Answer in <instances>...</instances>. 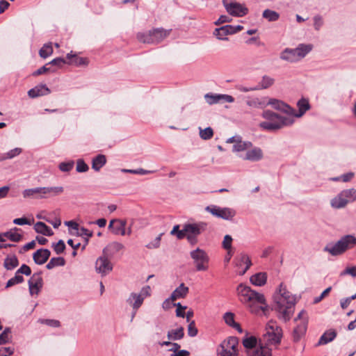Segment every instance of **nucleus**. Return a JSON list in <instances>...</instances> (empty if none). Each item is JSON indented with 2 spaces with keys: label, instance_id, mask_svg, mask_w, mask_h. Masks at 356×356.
Listing matches in <instances>:
<instances>
[{
  "label": "nucleus",
  "instance_id": "1",
  "mask_svg": "<svg viewBox=\"0 0 356 356\" xmlns=\"http://www.w3.org/2000/svg\"><path fill=\"white\" fill-rule=\"evenodd\" d=\"M274 300V307L278 314V318L284 322L289 321L294 312L296 297L281 284L279 293L275 295Z\"/></svg>",
  "mask_w": 356,
  "mask_h": 356
},
{
  "label": "nucleus",
  "instance_id": "2",
  "mask_svg": "<svg viewBox=\"0 0 356 356\" xmlns=\"http://www.w3.org/2000/svg\"><path fill=\"white\" fill-rule=\"evenodd\" d=\"M237 291L241 297V301L250 307L251 312L257 314L260 310L264 311L266 303L263 294L243 284L238 286Z\"/></svg>",
  "mask_w": 356,
  "mask_h": 356
},
{
  "label": "nucleus",
  "instance_id": "3",
  "mask_svg": "<svg viewBox=\"0 0 356 356\" xmlns=\"http://www.w3.org/2000/svg\"><path fill=\"white\" fill-rule=\"evenodd\" d=\"M262 117L266 120L259 124V127L264 130L275 131L284 127L291 126L294 122L293 117L278 115L269 110L264 111Z\"/></svg>",
  "mask_w": 356,
  "mask_h": 356
},
{
  "label": "nucleus",
  "instance_id": "4",
  "mask_svg": "<svg viewBox=\"0 0 356 356\" xmlns=\"http://www.w3.org/2000/svg\"><path fill=\"white\" fill-rule=\"evenodd\" d=\"M63 192V186L38 187L26 189L22 195L24 198L46 199L59 195Z\"/></svg>",
  "mask_w": 356,
  "mask_h": 356
},
{
  "label": "nucleus",
  "instance_id": "5",
  "mask_svg": "<svg viewBox=\"0 0 356 356\" xmlns=\"http://www.w3.org/2000/svg\"><path fill=\"white\" fill-rule=\"evenodd\" d=\"M355 245L356 237L353 235H346L334 245H327L324 248V251L333 256H337L343 254L347 250L351 249Z\"/></svg>",
  "mask_w": 356,
  "mask_h": 356
},
{
  "label": "nucleus",
  "instance_id": "6",
  "mask_svg": "<svg viewBox=\"0 0 356 356\" xmlns=\"http://www.w3.org/2000/svg\"><path fill=\"white\" fill-rule=\"evenodd\" d=\"M170 32L171 29L166 30L163 28H156L146 33H138L136 38L143 43L158 44L166 38Z\"/></svg>",
  "mask_w": 356,
  "mask_h": 356
},
{
  "label": "nucleus",
  "instance_id": "7",
  "mask_svg": "<svg viewBox=\"0 0 356 356\" xmlns=\"http://www.w3.org/2000/svg\"><path fill=\"white\" fill-rule=\"evenodd\" d=\"M266 330L263 339H260L264 346L268 347L270 345H276L280 342L282 330L276 321H270L266 325Z\"/></svg>",
  "mask_w": 356,
  "mask_h": 356
},
{
  "label": "nucleus",
  "instance_id": "8",
  "mask_svg": "<svg viewBox=\"0 0 356 356\" xmlns=\"http://www.w3.org/2000/svg\"><path fill=\"white\" fill-rule=\"evenodd\" d=\"M312 49L310 44H300L296 49H285L280 54V58L291 63H294L304 58Z\"/></svg>",
  "mask_w": 356,
  "mask_h": 356
},
{
  "label": "nucleus",
  "instance_id": "9",
  "mask_svg": "<svg viewBox=\"0 0 356 356\" xmlns=\"http://www.w3.org/2000/svg\"><path fill=\"white\" fill-rule=\"evenodd\" d=\"M356 200V189L350 188L342 191L331 200V206L335 209L345 207L348 203Z\"/></svg>",
  "mask_w": 356,
  "mask_h": 356
},
{
  "label": "nucleus",
  "instance_id": "10",
  "mask_svg": "<svg viewBox=\"0 0 356 356\" xmlns=\"http://www.w3.org/2000/svg\"><path fill=\"white\" fill-rule=\"evenodd\" d=\"M296 323L293 331V340L298 341L305 334L308 325V315L305 310H302L294 319Z\"/></svg>",
  "mask_w": 356,
  "mask_h": 356
},
{
  "label": "nucleus",
  "instance_id": "11",
  "mask_svg": "<svg viewBox=\"0 0 356 356\" xmlns=\"http://www.w3.org/2000/svg\"><path fill=\"white\" fill-rule=\"evenodd\" d=\"M238 340L235 337H229L222 342L218 349V356H237Z\"/></svg>",
  "mask_w": 356,
  "mask_h": 356
},
{
  "label": "nucleus",
  "instance_id": "12",
  "mask_svg": "<svg viewBox=\"0 0 356 356\" xmlns=\"http://www.w3.org/2000/svg\"><path fill=\"white\" fill-rule=\"evenodd\" d=\"M190 254L193 259L197 270L204 271L208 269L209 258L204 250L197 248L191 251Z\"/></svg>",
  "mask_w": 356,
  "mask_h": 356
},
{
  "label": "nucleus",
  "instance_id": "13",
  "mask_svg": "<svg viewBox=\"0 0 356 356\" xmlns=\"http://www.w3.org/2000/svg\"><path fill=\"white\" fill-rule=\"evenodd\" d=\"M222 3L227 12L234 17H243L248 13V8L239 3L223 0Z\"/></svg>",
  "mask_w": 356,
  "mask_h": 356
},
{
  "label": "nucleus",
  "instance_id": "14",
  "mask_svg": "<svg viewBox=\"0 0 356 356\" xmlns=\"http://www.w3.org/2000/svg\"><path fill=\"white\" fill-rule=\"evenodd\" d=\"M206 211L213 216L227 220H231L236 215V211L231 208H221L218 206L211 205L206 207Z\"/></svg>",
  "mask_w": 356,
  "mask_h": 356
},
{
  "label": "nucleus",
  "instance_id": "15",
  "mask_svg": "<svg viewBox=\"0 0 356 356\" xmlns=\"http://www.w3.org/2000/svg\"><path fill=\"white\" fill-rule=\"evenodd\" d=\"M95 269L98 273L106 275L113 269L112 264L108 260V257L103 254L97 259L95 264Z\"/></svg>",
  "mask_w": 356,
  "mask_h": 356
},
{
  "label": "nucleus",
  "instance_id": "16",
  "mask_svg": "<svg viewBox=\"0 0 356 356\" xmlns=\"http://www.w3.org/2000/svg\"><path fill=\"white\" fill-rule=\"evenodd\" d=\"M127 220L123 219H113L110 221L108 229H112V232L115 235H126Z\"/></svg>",
  "mask_w": 356,
  "mask_h": 356
},
{
  "label": "nucleus",
  "instance_id": "17",
  "mask_svg": "<svg viewBox=\"0 0 356 356\" xmlns=\"http://www.w3.org/2000/svg\"><path fill=\"white\" fill-rule=\"evenodd\" d=\"M43 285L40 273H34L29 280V292L31 295L38 294Z\"/></svg>",
  "mask_w": 356,
  "mask_h": 356
},
{
  "label": "nucleus",
  "instance_id": "18",
  "mask_svg": "<svg viewBox=\"0 0 356 356\" xmlns=\"http://www.w3.org/2000/svg\"><path fill=\"white\" fill-rule=\"evenodd\" d=\"M202 225L198 224L185 225L181 232H179L178 238L181 239L187 236H197L200 234Z\"/></svg>",
  "mask_w": 356,
  "mask_h": 356
},
{
  "label": "nucleus",
  "instance_id": "19",
  "mask_svg": "<svg viewBox=\"0 0 356 356\" xmlns=\"http://www.w3.org/2000/svg\"><path fill=\"white\" fill-rule=\"evenodd\" d=\"M50 92L49 88L46 85L40 84L29 90L28 95L31 98H35L49 95Z\"/></svg>",
  "mask_w": 356,
  "mask_h": 356
},
{
  "label": "nucleus",
  "instance_id": "20",
  "mask_svg": "<svg viewBox=\"0 0 356 356\" xmlns=\"http://www.w3.org/2000/svg\"><path fill=\"white\" fill-rule=\"evenodd\" d=\"M51 252L47 249H40L34 252L33 259L35 264L42 265L44 264L50 257Z\"/></svg>",
  "mask_w": 356,
  "mask_h": 356
},
{
  "label": "nucleus",
  "instance_id": "21",
  "mask_svg": "<svg viewBox=\"0 0 356 356\" xmlns=\"http://www.w3.org/2000/svg\"><path fill=\"white\" fill-rule=\"evenodd\" d=\"M248 356H271V349L266 346L260 341L257 348L252 350H249L248 352Z\"/></svg>",
  "mask_w": 356,
  "mask_h": 356
},
{
  "label": "nucleus",
  "instance_id": "22",
  "mask_svg": "<svg viewBox=\"0 0 356 356\" xmlns=\"http://www.w3.org/2000/svg\"><path fill=\"white\" fill-rule=\"evenodd\" d=\"M266 105H271L275 108L284 111V113L289 114L294 113V109L290 107L289 105L284 104L283 102L271 99L268 102H266Z\"/></svg>",
  "mask_w": 356,
  "mask_h": 356
},
{
  "label": "nucleus",
  "instance_id": "23",
  "mask_svg": "<svg viewBox=\"0 0 356 356\" xmlns=\"http://www.w3.org/2000/svg\"><path fill=\"white\" fill-rule=\"evenodd\" d=\"M67 58L69 60L67 63L69 65H74L75 66H87L89 60L87 58L79 57L76 54H73L71 51L67 54Z\"/></svg>",
  "mask_w": 356,
  "mask_h": 356
},
{
  "label": "nucleus",
  "instance_id": "24",
  "mask_svg": "<svg viewBox=\"0 0 356 356\" xmlns=\"http://www.w3.org/2000/svg\"><path fill=\"white\" fill-rule=\"evenodd\" d=\"M297 106L298 107V112L297 113L294 109V113H290V117H293V119L294 117L300 118L310 108L308 100L303 98L298 102Z\"/></svg>",
  "mask_w": 356,
  "mask_h": 356
},
{
  "label": "nucleus",
  "instance_id": "25",
  "mask_svg": "<svg viewBox=\"0 0 356 356\" xmlns=\"http://www.w3.org/2000/svg\"><path fill=\"white\" fill-rule=\"evenodd\" d=\"M124 246L122 243L119 242H112L109 243L103 250V254L108 257H111L117 252L124 249Z\"/></svg>",
  "mask_w": 356,
  "mask_h": 356
},
{
  "label": "nucleus",
  "instance_id": "26",
  "mask_svg": "<svg viewBox=\"0 0 356 356\" xmlns=\"http://www.w3.org/2000/svg\"><path fill=\"white\" fill-rule=\"evenodd\" d=\"M189 291L188 286L181 283L177 288H176L171 294V299L177 300V299L184 298L186 297Z\"/></svg>",
  "mask_w": 356,
  "mask_h": 356
},
{
  "label": "nucleus",
  "instance_id": "27",
  "mask_svg": "<svg viewBox=\"0 0 356 356\" xmlns=\"http://www.w3.org/2000/svg\"><path fill=\"white\" fill-rule=\"evenodd\" d=\"M234 31H233V26L225 25L220 28L216 29L213 33L219 40H227V38H224L223 37L227 35L234 34Z\"/></svg>",
  "mask_w": 356,
  "mask_h": 356
},
{
  "label": "nucleus",
  "instance_id": "28",
  "mask_svg": "<svg viewBox=\"0 0 356 356\" xmlns=\"http://www.w3.org/2000/svg\"><path fill=\"white\" fill-rule=\"evenodd\" d=\"M144 299L138 293H131L127 299V302L132 306L133 310H138L143 305Z\"/></svg>",
  "mask_w": 356,
  "mask_h": 356
},
{
  "label": "nucleus",
  "instance_id": "29",
  "mask_svg": "<svg viewBox=\"0 0 356 356\" xmlns=\"http://www.w3.org/2000/svg\"><path fill=\"white\" fill-rule=\"evenodd\" d=\"M246 104L250 108H259L266 106V102L264 98L250 97L246 100Z\"/></svg>",
  "mask_w": 356,
  "mask_h": 356
},
{
  "label": "nucleus",
  "instance_id": "30",
  "mask_svg": "<svg viewBox=\"0 0 356 356\" xmlns=\"http://www.w3.org/2000/svg\"><path fill=\"white\" fill-rule=\"evenodd\" d=\"M223 318L227 325L237 330L240 333H242L243 330H242L240 325L238 323L235 322V321H234V314L233 313H232V312L225 313L224 314Z\"/></svg>",
  "mask_w": 356,
  "mask_h": 356
},
{
  "label": "nucleus",
  "instance_id": "31",
  "mask_svg": "<svg viewBox=\"0 0 356 356\" xmlns=\"http://www.w3.org/2000/svg\"><path fill=\"white\" fill-rule=\"evenodd\" d=\"M34 229L37 233L45 236H52L54 234L51 229L42 222H38L35 224Z\"/></svg>",
  "mask_w": 356,
  "mask_h": 356
},
{
  "label": "nucleus",
  "instance_id": "32",
  "mask_svg": "<svg viewBox=\"0 0 356 356\" xmlns=\"http://www.w3.org/2000/svg\"><path fill=\"white\" fill-rule=\"evenodd\" d=\"M262 157L263 153L261 149L259 148H254L246 153L244 159L256 161L261 159Z\"/></svg>",
  "mask_w": 356,
  "mask_h": 356
},
{
  "label": "nucleus",
  "instance_id": "33",
  "mask_svg": "<svg viewBox=\"0 0 356 356\" xmlns=\"http://www.w3.org/2000/svg\"><path fill=\"white\" fill-rule=\"evenodd\" d=\"M106 156L104 154H98L92 159V168L95 171H99V170L106 164Z\"/></svg>",
  "mask_w": 356,
  "mask_h": 356
},
{
  "label": "nucleus",
  "instance_id": "34",
  "mask_svg": "<svg viewBox=\"0 0 356 356\" xmlns=\"http://www.w3.org/2000/svg\"><path fill=\"white\" fill-rule=\"evenodd\" d=\"M19 231H21L19 228L14 227L4 232V236L13 242H19L22 239V235L18 232Z\"/></svg>",
  "mask_w": 356,
  "mask_h": 356
},
{
  "label": "nucleus",
  "instance_id": "35",
  "mask_svg": "<svg viewBox=\"0 0 356 356\" xmlns=\"http://www.w3.org/2000/svg\"><path fill=\"white\" fill-rule=\"evenodd\" d=\"M267 275L265 273H258L250 277V282L255 286H263L266 284Z\"/></svg>",
  "mask_w": 356,
  "mask_h": 356
},
{
  "label": "nucleus",
  "instance_id": "36",
  "mask_svg": "<svg viewBox=\"0 0 356 356\" xmlns=\"http://www.w3.org/2000/svg\"><path fill=\"white\" fill-rule=\"evenodd\" d=\"M337 336L334 330L326 331L320 338L318 345H325L332 341Z\"/></svg>",
  "mask_w": 356,
  "mask_h": 356
},
{
  "label": "nucleus",
  "instance_id": "37",
  "mask_svg": "<svg viewBox=\"0 0 356 356\" xmlns=\"http://www.w3.org/2000/svg\"><path fill=\"white\" fill-rule=\"evenodd\" d=\"M184 336V331L182 327L177 330H171L168 332V339L169 340H179Z\"/></svg>",
  "mask_w": 356,
  "mask_h": 356
},
{
  "label": "nucleus",
  "instance_id": "38",
  "mask_svg": "<svg viewBox=\"0 0 356 356\" xmlns=\"http://www.w3.org/2000/svg\"><path fill=\"white\" fill-rule=\"evenodd\" d=\"M19 265V261L16 256L7 257L3 263L4 267L7 270H13Z\"/></svg>",
  "mask_w": 356,
  "mask_h": 356
},
{
  "label": "nucleus",
  "instance_id": "39",
  "mask_svg": "<svg viewBox=\"0 0 356 356\" xmlns=\"http://www.w3.org/2000/svg\"><path fill=\"white\" fill-rule=\"evenodd\" d=\"M65 264V261L63 257H53L50 259L49 262L47 264V269H52L56 266H63Z\"/></svg>",
  "mask_w": 356,
  "mask_h": 356
},
{
  "label": "nucleus",
  "instance_id": "40",
  "mask_svg": "<svg viewBox=\"0 0 356 356\" xmlns=\"http://www.w3.org/2000/svg\"><path fill=\"white\" fill-rule=\"evenodd\" d=\"M252 146L250 142H244L239 139V140L233 145L234 152H241L248 149Z\"/></svg>",
  "mask_w": 356,
  "mask_h": 356
},
{
  "label": "nucleus",
  "instance_id": "41",
  "mask_svg": "<svg viewBox=\"0 0 356 356\" xmlns=\"http://www.w3.org/2000/svg\"><path fill=\"white\" fill-rule=\"evenodd\" d=\"M53 54L51 43L45 44L39 51V55L43 58H46Z\"/></svg>",
  "mask_w": 356,
  "mask_h": 356
},
{
  "label": "nucleus",
  "instance_id": "42",
  "mask_svg": "<svg viewBox=\"0 0 356 356\" xmlns=\"http://www.w3.org/2000/svg\"><path fill=\"white\" fill-rule=\"evenodd\" d=\"M263 17L267 19L270 22H275L279 19L280 15L274 11L269 9H266L263 12Z\"/></svg>",
  "mask_w": 356,
  "mask_h": 356
},
{
  "label": "nucleus",
  "instance_id": "43",
  "mask_svg": "<svg viewBox=\"0 0 356 356\" xmlns=\"http://www.w3.org/2000/svg\"><path fill=\"white\" fill-rule=\"evenodd\" d=\"M257 340L254 337H250L243 339V346L250 350H252L255 348H257Z\"/></svg>",
  "mask_w": 356,
  "mask_h": 356
},
{
  "label": "nucleus",
  "instance_id": "44",
  "mask_svg": "<svg viewBox=\"0 0 356 356\" xmlns=\"http://www.w3.org/2000/svg\"><path fill=\"white\" fill-rule=\"evenodd\" d=\"M200 136L203 140H209L213 136V131L211 127L200 128Z\"/></svg>",
  "mask_w": 356,
  "mask_h": 356
},
{
  "label": "nucleus",
  "instance_id": "45",
  "mask_svg": "<svg viewBox=\"0 0 356 356\" xmlns=\"http://www.w3.org/2000/svg\"><path fill=\"white\" fill-rule=\"evenodd\" d=\"M242 264H245V267L241 273V275H243L252 265L250 257L245 254H241L240 256V264L238 265L241 266Z\"/></svg>",
  "mask_w": 356,
  "mask_h": 356
},
{
  "label": "nucleus",
  "instance_id": "46",
  "mask_svg": "<svg viewBox=\"0 0 356 356\" xmlns=\"http://www.w3.org/2000/svg\"><path fill=\"white\" fill-rule=\"evenodd\" d=\"M163 234H160L154 240L146 244L145 247L149 250L157 249L161 245V241Z\"/></svg>",
  "mask_w": 356,
  "mask_h": 356
},
{
  "label": "nucleus",
  "instance_id": "47",
  "mask_svg": "<svg viewBox=\"0 0 356 356\" xmlns=\"http://www.w3.org/2000/svg\"><path fill=\"white\" fill-rule=\"evenodd\" d=\"M24 280V277L16 273L15 277H12L7 282L6 288H9L17 284L22 283Z\"/></svg>",
  "mask_w": 356,
  "mask_h": 356
},
{
  "label": "nucleus",
  "instance_id": "48",
  "mask_svg": "<svg viewBox=\"0 0 356 356\" xmlns=\"http://www.w3.org/2000/svg\"><path fill=\"white\" fill-rule=\"evenodd\" d=\"M274 82L275 80L273 78L268 76H264L259 84L261 88L266 89L271 86L274 83Z\"/></svg>",
  "mask_w": 356,
  "mask_h": 356
},
{
  "label": "nucleus",
  "instance_id": "49",
  "mask_svg": "<svg viewBox=\"0 0 356 356\" xmlns=\"http://www.w3.org/2000/svg\"><path fill=\"white\" fill-rule=\"evenodd\" d=\"M219 97L220 95L216 94H206L204 95L206 102L210 105L220 102Z\"/></svg>",
  "mask_w": 356,
  "mask_h": 356
},
{
  "label": "nucleus",
  "instance_id": "50",
  "mask_svg": "<svg viewBox=\"0 0 356 356\" xmlns=\"http://www.w3.org/2000/svg\"><path fill=\"white\" fill-rule=\"evenodd\" d=\"M74 167L73 161L62 162L59 164L58 168L62 172H70Z\"/></svg>",
  "mask_w": 356,
  "mask_h": 356
},
{
  "label": "nucleus",
  "instance_id": "51",
  "mask_svg": "<svg viewBox=\"0 0 356 356\" xmlns=\"http://www.w3.org/2000/svg\"><path fill=\"white\" fill-rule=\"evenodd\" d=\"M39 321L42 324H46L50 327H58L60 326V323L58 320L54 319H40Z\"/></svg>",
  "mask_w": 356,
  "mask_h": 356
},
{
  "label": "nucleus",
  "instance_id": "52",
  "mask_svg": "<svg viewBox=\"0 0 356 356\" xmlns=\"http://www.w3.org/2000/svg\"><path fill=\"white\" fill-rule=\"evenodd\" d=\"M22 152V149L16 147L7 152L3 156V159H13L19 155Z\"/></svg>",
  "mask_w": 356,
  "mask_h": 356
},
{
  "label": "nucleus",
  "instance_id": "53",
  "mask_svg": "<svg viewBox=\"0 0 356 356\" xmlns=\"http://www.w3.org/2000/svg\"><path fill=\"white\" fill-rule=\"evenodd\" d=\"M174 306L177 307L176 309V316L178 317L184 318L185 316V310L186 309V306H182L181 303H175Z\"/></svg>",
  "mask_w": 356,
  "mask_h": 356
},
{
  "label": "nucleus",
  "instance_id": "54",
  "mask_svg": "<svg viewBox=\"0 0 356 356\" xmlns=\"http://www.w3.org/2000/svg\"><path fill=\"white\" fill-rule=\"evenodd\" d=\"M197 329L195 326V323L194 321H192L189 323L188 326V334L191 337H195L197 334Z\"/></svg>",
  "mask_w": 356,
  "mask_h": 356
},
{
  "label": "nucleus",
  "instance_id": "55",
  "mask_svg": "<svg viewBox=\"0 0 356 356\" xmlns=\"http://www.w3.org/2000/svg\"><path fill=\"white\" fill-rule=\"evenodd\" d=\"M88 165L81 159L77 161L76 171L79 172H85L88 170Z\"/></svg>",
  "mask_w": 356,
  "mask_h": 356
},
{
  "label": "nucleus",
  "instance_id": "56",
  "mask_svg": "<svg viewBox=\"0 0 356 356\" xmlns=\"http://www.w3.org/2000/svg\"><path fill=\"white\" fill-rule=\"evenodd\" d=\"M79 231L78 234L81 236H86V243H88V238L92 236V232L90 231L89 229L85 228V227H81L80 229H77Z\"/></svg>",
  "mask_w": 356,
  "mask_h": 356
},
{
  "label": "nucleus",
  "instance_id": "57",
  "mask_svg": "<svg viewBox=\"0 0 356 356\" xmlns=\"http://www.w3.org/2000/svg\"><path fill=\"white\" fill-rule=\"evenodd\" d=\"M54 250L56 254H59L63 252L65 249V245L63 240L58 241V242L54 245Z\"/></svg>",
  "mask_w": 356,
  "mask_h": 356
},
{
  "label": "nucleus",
  "instance_id": "58",
  "mask_svg": "<svg viewBox=\"0 0 356 356\" xmlns=\"http://www.w3.org/2000/svg\"><path fill=\"white\" fill-rule=\"evenodd\" d=\"M346 275H350L353 277H356V267L350 266L347 267L343 271L341 272L340 276H344Z\"/></svg>",
  "mask_w": 356,
  "mask_h": 356
},
{
  "label": "nucleus",
  "instance_id": "59",
  "mask_svg": "<svg viewBox=\"0 0 356 356\" xmlns=\"http://www.w3.org/2000/svg\"><path fill=\"white\" fill-rule=\"evenodd\" d=\"M232 238L229 235H225L222 241V247L227 250H231Z\"/></svg>",
  "mask_w": 356,
  "mask_h": 356
},
{
  "label": "nucleus",
  "instance_id": "60",
  "mask_svg": "<svg viewBox=\"0 0 356 356\" xmlns=\"http://www.w3.org/2000/svg\"><path fill=\"white\" fill-rule=\"evenodd\" d=\"M33 222V219L32 220L27 219L26 218H15L13 220V223L18 225H31Z\"/></svg>",
  "mask_w": 356,
  "mask_h": 356
},
{
  "label": "nucleus",
  "instance_id": "61",
  "mask_svg": "<svg viewBox=\"0 0 356 356\" xmlns=\"http://www.w3.org/2000/svg\"><path fill=\"white\" fill-rule=\"evenodd\" d=\"M65 63H67V62H66L64 58L59 57L54 58L51 62L48 63L47 65H51L57 66L58 67H61Z\"/></svg>",
  "mask_w": 356,
  "mask_h": 356
},
{
  "label": "nucleus",
  "instance_id": "62",
  "mask_svg": "<svg viewBox=\"0 0 356 356\" xmlns=\"http://www.w3.org/2000/svg\"><path fill=\"white\" fill-rule=\"evenodd\" d=\"M17 274H24L25 275H30L31 274V268L26 265L23 264L22 266L17 270Z\"/></svg>",
  "mask_w": 356,
  "mask_h": 356
},
{
  "label": "nucleus",
  "instance_id": "63",
  "mask_svg": "<svg viewBox=\"0 0 356 356\" xmlns=\"http://www.w3.org/2000/svg\"><path fill=\"white\" fill-rule=\"evenodd\" d=\"M331 290H332L331 286L325 289L319 296L316 297L314 298V303L316 304V303H318L319 302H321L323 298H325L329 294V293L331 291Z\"/></svg>",
  "mask_w": 356,
  "mask_h": 356
},
{
  "label": "nucleus",
  "instance_id": "64",
  "mask_svg": "<svg viewBox=\"0 0 356 356\" xmlns=\"http://www.w3.org/2000/svg\"><path fill=\"white\" fill-rule=\"evenodd\" d=\"M151 288L149 286H145L142 288L138 293L143 299L151 296Z\"/></svg>",
  "mask_w": 356,
  "mask_h": 356
}]
</instances>
